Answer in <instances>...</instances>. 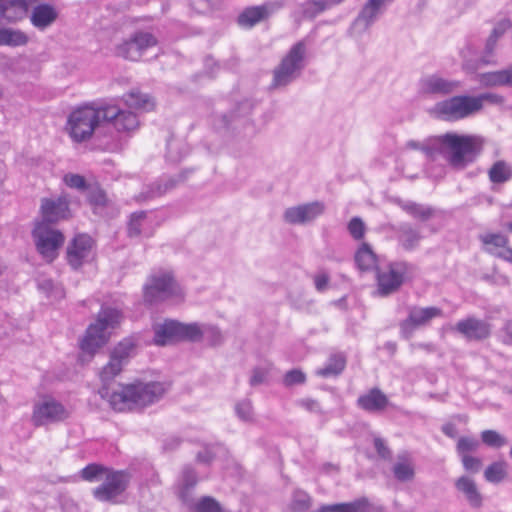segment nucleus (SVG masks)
I'll use <instances>...</instances> for the list:
<instances>
[{"label":"nucleus","instance_id":"nucleus-1","mask_svg":"<svg viewBox=\"0 0 512 512\" xmlns=\"http://www.w3.org/2000/svg\"><path fill=\"white\" fill-rule=\"evenodd\" d=\"M133 348L134 345L130 341L120 342L112 351L109 362L100 372L103 386L100 388L99 394L103 399L109 401L114 410L119 412L149 406L159 401L166 391L165 385L161 382H136L123 386L120 391L110 393L108 382L122 371Z\"/></svg>","mask_w":512,"mask_h":512},{"label":"nucleus","instance_id":"nucleus-2","mask_svg":"<svg viewBox=\"0 0 512 512\" xmlns=\"http://www.w3.org/2000/svg\"><path fill=\"white\" fill-rule=\"evenodd\" d=\"M485 139L479 135L447 132L430 136L423 141L409 140L406 148L419 150L428 158L443 155L455 169H464L481 154Z\"/></svg>","mask_w":512,"mask_h":512},{"label":"nucleus","instance_id":"nucleus-3","mask_svg":"<svg viewBox=\"0 0 512 512\" xmlns=\"http://www.w3.org/2000/svg\"><path fill=\"white\" fill-rule=\"evenodd\" d=\"M308 63V43L305 39L294 43L273 69L270 89L285 88L296 81Z\"/></svg>","mask_w":512,"mask_h":512},{"label":"nucleus","instance_id":"nucleus-4","mask_svg":"<svg viewBox=\"0 0 512 512\" xmlns=\"http://www.w3.org/2000/svg\"><path fill=\"white\" fill-rule=\"evenodd\" d=\"M122 312L111 306H102L97 319L86 330L80 347L85 353L93 355L97 349L104 346L110 336V330L116 328L122 320Z\"/></svg>","mask_w":512,"mask_h":512},{"label":"nucleus","instance_id":"nucleus-5","mask_svg":"<svg viewBox=\"0 0 512 512\" xmlns=\"http://www.w3.org/2000/svg\"><path fill=\"white\" fill-rule=\"evenodd\" d=\"M105 106L85 105L71 112L67 121V130L75 142L88 140L95 128L103 121Z\"/></svg>","mask_w":512,"mask_h":512},{"label":"nucleus","instance_id":"nucleus-6","mask_svg":"<svg viewBox=\"0 0 512 512\" xmlns=\"http://www.w3.org/2000/svg\"><path fill=\"white\" fill-rule=\"evenodd\" d=\"M476 100L470 95H458L437 102L432 114L443 121H458L476 114Z\"/></svg>","mask_w":512,"mask_h":512},{"label":"nucleus","instance_id":"nucleus-7","mask_svg":"<svg viewBox=\"0 0 512 512\" xmlns=\"http://www.w3.org/2000/svg\"><path fill=\"white\" fill-rule=\"evenodd\" d=\"M409 264L404 261L389 263L386 268L376 269V294L387 297L396 293L405 282Z\"/></svg>","mask_w":512,"mask_h":512},{"label":"nucleus","instance_id":"nucleus-8","mask_svg":"<svg viewBox=\"0 0 512 512\" xmlns=\"http://www.w3.org/2000/svg\"><path fill=\"white\" fill-rule=\"evenodd\" d=\"M157 44L158 40L154 34L137 30L116 46L115 53L126 60L139 61L148 49Z\"/></svg>","mask_w":512,"mask_h":512},{"label":"nucleus","instance_id":"nucleus-9","mask_svg":"<svg viewBox=\"0 0 512 512\" xmlns=\"http://www.w3.org/2000/svg\"><path fill=\"white\" fill-rule=\"evenodd\" d=\"M32 236L39 254L48 262H52L58 256V249L64 243V235L47 223H37L32 231Z\"/></svg>","mask_w":512,"mask_h":512},{"label":"nucleus","instance_id":"nucleus-10","mask_svg":"<svg viewBox=\"0 0 512 512\" xmlns=\"http://www.w3.org/2000/svg\"><path fill=\"white\" fill-rule=\"evenodd\" d=\"M70 411L51 396H44L33 406L31 420L37 427L65 421Z\"/></svg>","mask_w":512,"mask_h":512},{"label":"nucleus","instance_id":"nucleus-11","mask_svg":"<svg viewBox=\"0 0 512 512\" xmlns=\"http://www.w3.org/2000/svg\"><path fill=\"white\" fill-rule=\"evenodd\" d=\"M180 295V289L170 273L152 275L144 286V300L153 304Z\"/></svg>","mask_w":512,"mask_h":512},{"label":"nucleus","instance_id":"nucleus-12","mask_svg":"<svg viewBox=\"0 0 512 512\" xmlns=\"http://www.w3.org/2000/svg\"><path fill=\"white\" fill-rule=\"evenodd\" d=\"M103 121L112 122L117 132L125 133L128 136H131L140 127V121L135 113L121 110L113 105L104 107Z\"/></svg>","mask_w":512,"mask_h":512},{"label":"nucleus","instance_id":"nucleus-13","mask_svg":"<svg viewBox=\"0 0 512 512\" xmlns=\"http://www.w3.org/2000/svg\"><path fill=\"white\" fill-rule=\"evenodd\" d=\"M127 485L128 478L124 472H112L106 476L101 485L93 489V496L101 502H110L121 495Z\"/></svg>","mask_w":512,"mask_h":512},{"label":"nucleus","instance_id":"nucleus-14","mask_svg":"<svg viewBox=\"0 0 512 512\" xmlns=\"http://www.w3.org/2000/svg\"><path fill=\"white\" fill-rule=\"evenodd\" d=\"M441 315L442 310L437 307H412L408 317L400 324L402 336L409 339L418 327L428 324L433 318Z\"/></svg>","mask_w":512,"mask_h":512},{"label":"nucleus","instance_id":"nucleus-15","mask_svg":"<svg viewBox=\"0 0 512 512\" xmlns=\"http://www.w3.org/2000/svg\"><path fill=\"white\" fill-rule=\"evenodd\" d=\"M40 210L43 218L40 223L50 225L67 219L70 216L69 199L66 195L57 198H43Z\"/></svg>","mask_w":512,"mask_h":512},{"label":"nucleus","instance_id":"nucleus-16","mask_svg":"<svg viewBox=\"0 0 512 512\" xmlns=\"http://www.w3.org/2000/svg\"><path fill=\"white\" fill-rule=\"evenodd\" d=\"M460 81L443 78L437 74L423 77L419 81V91L424 95L446 96L457 91Z\"/></svg>","mask_w":512,"mask_h":512},{"label":"nucleus","instance_id":"nucleus-17","mask_svg":"<svg viewBox=\"0 0 512 512\" xmlns=\"http://www.w3.org/2000/svg\"><path fill=\"white\" fill-rule=\"evenodd\" d=\"M93 240L86 234L76 235L67 246L66 258L73 269H78L91 253Z\"/></svg>","mask_w":512,"mask_h":512},{"label":"nucleus","instance_id":"nucleus-18","mask_svg":"<svg viewBox=\"0 0 512 512\" xmlns=\"http://www.w3.org/2000/svg\"><path fill=\"white\" fill-rule=\"evenodd\" d=\"M455 329L468 340H484L491 334V325L475 317L460 320Z\"/></svg>","mask_w":512,"mask_h":512},{"label":"nucleus","instance_id":"nucleus-19","mask_svg":"<svg viewBox=\"0 0 512 512\" xmlns=\"http://www.w3.org/2000/svg\"><path fill=\"white\" fill-rule=\"evenodd\" d=\"M314 512H383V508L375 506L368 498L361 497L351 502L324 504Z\"/></svg>","mask_w":512,"mask_h":512},{"label":"nucleus","instance_id":"nucleus-20","mask_svg":"<svg viewBox=\"0 0 512 512\" xmlns=\"http://www.w3.org/2000/svg\"><path fill=\"white\" fill-rule=\"evenodd\" d=\"M58 15L53 5L41 3L33 7L29 19L34 28L45 31L56 22Z\"/></svg>","mask_w":512,"mask_h":512},{"label":"nucleus","instance_id":"nucleus-21","mask_svg":"<svg viewBox=\"0 0 512 512\" xmlns=\"http://www.w3.org/2000/svg\"><path fill=\"white\" fill-rule=\"evenodd\" d=\"M394 231L399 245L405 251L415 250L423 238L420 230L413 227L410 223H400L394 227Z\"/></svg>","mask_w":512,"mask_h":512},{"label":"nucleus","instance_id":"nucleus-22","mask_svg":"<svg viewBox=\"0 0 512 512\" xmlns=\"http://www.w3.org/2000/svg\"><path fill=\"white\" fill-rule=\"evenodd\" d=\"M388 404V397L379 388H372L357 399V405L370 413L381 412Z\"/></svg>","mask_w":512,"mask_h":512},{"label":"nucleus","instance_id":"nucleus-23","mask_svg":"<svg viewBox=\"0 0 512 512\" xmlns=\"http://www.w3.org/2000/svg\"><path fill=\"white\" fill-rule=\"evenodd\" d=\"M177 341H179L178 321L168 319L154 326L155 345L165 346Z\"/></svg>","mask_w":512,"mask_h":512},{"label":"nucleus","instance_id":"nucleus-24","mask_svg":"<svg viewBox=\"0 0 512 512\" xmlns=\"http://www.w3.org/2000/svg\"><path fill=\"white\" fill-rule=\"evenodd\" d=\"M38 0H0V15L9 20L15 21L22 18L29 7Z\"/></svg>","mask_w":512,"mask_h":512},{"label":"nucleus","instance_id":"nucleus-25","mask_svg":"<svg viewBox=\"0 0 512 512\" xmlns=\"http://www.w3.org/2000/svg\"><path fill=\"white\" fill-rule=\"evenodd\" d=\"M386 5L387 3L382 0H368L360 11L354 24L356 26H361L363 29H367L375 22Z\"/></svg>","mask_w":512,"mask_h":512},{"label":"nucleus","instance_id":"nucleus-26","mask_svg":"<svg viewBox=\"0 0 512 512\" xmlns=\"http://www.w3.org/2000/svg\"><path fill=\"white\" fill-rule=\"evenodd\" d=\"M392 472L399 482H410L415 477V466L410 454L406 451L397 455Z\"/></svg>","mask_w":512,"mask_h":512},{"label":"nucleus","instance_id":"nucleus-27","mask_svg":"<svg viewBox=\"0 0 512 512\" xmlns=\"http://www.w3.org/2000/svg\"><path fill=\"white\" fill-rule=\"evenodd\" d=\"M269 16L267 6L246 7L237 17V23L243 28H252Z\"/></svg>","mask_w":512,"mask_h":512},{"label":"nucleus","instance_id":"nucleus-28","mask_svg":"<svg viewBox=\"0 0 512 512\" xmlns=\"http://www.w3.org/2000/svg\"><path fill=\"white\" fill-rule=\"evenodd\" d=\"M125 104L133 109L142 111H151L155 107L154 98L138 89H132L123 95Z\"/></svg>","mask_w":512,"mask_h":512},{"label":"nucleus","instance_id":"nucleus-29","mask_svg":"<svg viewBox=\"0 0 512 512\" xmlns=\"http://www.w3.org/2000/svg\"><path fill=\"white\" fill-rule=\"evenodd\" d=\"M455 486L466 496V499L471 506L479 507L481 505L482 497L473 479L467 476H462L457 479Z\"/></svg>","mask_w":512,"mask_h":512},{"label":"nucleus","instance_id":"nucleus-30","mask_svg":"<svg viewBox=\"0 0 512 512\" xmlns=\"http://www.w3.org/2000/svg\"><path fill=\"white\" fill-rule=\"evenodd\" d=\"M29 42L28 35L13 28H0V46L19 47Z\"/></svg>","mask_w":512,"mask_h":512},{"label":"nucleus","instance_id":"nucleus-31","mask_svg":"<svg viewBox=\"0 0 512 512\" xmlns=\"http://www.w3.org/2000/svg\"><path fill=\"white\" fill-rule=\"evenodd\" d=\"M346 366V358L343 354L337 353L329 357L324 367L317 370V375L328 378L340 375Z\"/></svg>","mask_w":512,"mask_h":512},{"label":"nucleus","instance_id":"nucleus-32","mask_svg":"<svg viewBox=\"0 0 512 512\" xmlns=\"http://www.w3.org/2000/svg\"><path fill=\"white\" fill-rule=\"evenodd\" d=\"M488 178L494 184H502L512 178V166L504 161H496L488 170Z\"/></svg>","mask_w":512,"mask_h":512},{"label":"nucleus","instance_id":"nucleus-33","mask_svg":"<svg viewBox=\"0 0 512 512\" xmlns=\"http://www.w3.org/2000/svg\"><path fill=\"white\" fill-rule=\"evenodd\" d=\"M191 172L192 170H184L179 175L170 177L164 182L153 184L150 191L151 197L161 196L174 189L178 184L184 182Z\"/></svg>","mask_w":512,"mask_h":512},{"label":"nucleus","instance_id":"nucleus-34","mask_svg":"<svg viewBox=\"0 0 512 512\" xmlns=\"http://www.w3.org/2000/svg\"><path fill=\"white\" fill-rule=\"evenodd\" d=\"M357 267L362 271H368L376 267V255L371 247L364 243L355 254Z\"/></svg>","mask_w":512,"mask_h":512},{"label":"nucleus","instance_id":"nucleus-35","mask_svg":"<svg viewBox=\"0 0 512 512\" xmlns=\"http://www.w3.org/2000/svg\"><path fill=\"white\" fill-rule=\"evenodd\" d=\"M189 153L188 146L180 139L171 137L167 141L166 158L173 163L181 161Z\"/></svg>","mask_w":512,"mask_h":512},{"label":"nucleus","instance_id":"nucleus-36","mask_svg":"<svg viewBox=\"0 0 512 512\" xmlns=\"http://www.w3.org/2000/svg\"><path fill=\"white\" fill-rule=\"evenodd\" d=\"M179 341L198 342L204 336L203 327L198 323L184 324L178 321Z\"/></svg>","mask_w":512,"mask_h":512},{"label":"nucleus","instance_id":"nucleus-37","mask_svg":"<svg viewBox=\"0 0 512 512\" xmlns=\"http://www.w3.org/2000/svg\"><path fill=\"white\" fill-rule=\"evenodd\" d=\"M506 476L507 463L505 461L493 462L484 471V477L490 483H500Z\"/></svg>","mask_w":512,"mask_h":512},{"label":"nucleus","instance_id":"nucleus-38","mask_svg":"<svg viewBox=\"0 0 512 512\" xmlns=\"http://www.w3.org/2000/svg\"><path fill=\"white\" fill-rule=\"evenodd\" d=\"M402 208L416 219L427 221L434 216L435 210L430 206L409 202L402 206Z\"/></svg>","mask_w":512,"mask_h":512},{"label":"nucleus","instance_id":"nucleus-39","mask_svg":"<svg viewBox=\"0 0 512 512\" xmlns=\"http://www.w3.org/2000/svg\"><path fill=\"white\" fill-rule=\"evenodd\" d=\"M300 13L303 18L314 19L327 10V6L322 0H306L299 5Z\"/></svg>","mask_w":512,"mask_h":512},{"label":"nucleus","instance_id":"nucleus-40","mask_svg":"<svg viewBox=\"0 0 512 512\" xmlns=\"http://www.w3.org/2000/svg\"><path fill=\"white\" fill-rule=\"evenodd\" d=\"M235 414L242 422L251 423L254 421V408L250 399H242L235 404Z\"/></svg>","mask_w":512,"mask_h":512},{"label":"nucleus","instance_id":"nucleus-41","mask_svg":"<svg viewBox=\"0 0 512 512\" xmlns=\"http://www.w3.org/2000/svg\"><path fill=\"white\" fill-rule=\"evenodd\" d=\"M302 216L306 223L312 222L317 217L323 214L325 206L322 202L314 201L302 205H298Z\"/></svg>","mask_w":512,"mask_h":512},{"label":"nucleus","instance_id":"nucleus-42","mask_svg":"<svg viewBox=\"0 0 512 512\" xmlns=\"http://www.w3.org/2000/svg\"><path fill=\"white\" fill-rule=\"evenodd\" d=\"M87 199L94 208H102L107 204L105 191L98 185H90L87 189Z\"/></svg>","mask_w":512,"mask_h":512},{"label":"nucleus","instance_id":"nucleus-43","mask_svg":"<svg viewBox=\"0 0 512 512\" xmlns=\"http://www.w3.org/2000/svg\"><path fill=\"white\" fill-rule=\"evenodd\" d=\"M481 440L485 445L492 448H500L508 443L503 435L496 430L490 429L481 432Z\"/></svg>","mask_w":512,"mask_h":512},{"label":"nucleus","instance_id":"nucleus-44","mask_svg":"<svg viewBox=\"0 0 512 512\" xmlns=\"http://www.w3.org/2000/svg\"><path fill=\"white\" fill-rule=\"evenodd\" d=\"M480 446L479 441L474 437L464 436L458 439L456 451L460 457L469 455L476 451Z\"/></svg>","mask_w":512,"mask_h":512},{"label":"nucleus","instance_id":"nucleus-45","mask_svg":"<svg viewBox=\"0 0 512 512\" xmlns=\"http://www.w3.org/2000/svg\"><path fill=\"white\" fill-rule=\"evenodd\" d=\"M311 506V497L302 490H296L293 493L292 509L294 512H305Z\"/></svg>","mask_w":512,"mask_h":512},{"label":"nucleus","instance_id":"nucleus-46","mask_svg":"<svg viewBox=\"0 0 512 512\" xmlns=\"http://www.w3.org/2000/svg\"><path fill=\"white\" fill-rule=\"evenodd\" d=\"M145 219V211H137L131 214L127 229L129 237H138L141 234V226Z\"/></svg>","mask_w":512,"mask_h":512},{"label":"nucleus","instance_id":"nucleus-47","mask_svg":"<svg viewBox=\"0 0 512 512\" xmlns=\"http://www.w3.org/2000/svg\"><path fill=\"white\" fill-rule=\"evenodd\" d=\"M271 371V365L267 364L265 366H256L252 369L251 377L249 379V384L252 387L263 384L269 373Z\"/></svg>","mask_w":512,"mask_h":512},{"label":"nucleus","instance_id":"nucleus-48","mask_svg":"<svg viewBox=\"0 0 512 512\" xmlns=\"http://www.w3.org/2000/svg\"><path fill=\"white\" fill-rule=\"evenodd\" d=\"M480 239L483 244L487 246H493L497 249H502L508 244L507 236L500 233H487L485 235H481Z\"/></svg>","mask_w":512,"mask_h":512},{"label":"nucleus","instance_id":"nucleus-49","mask_svg":"<svg viewBox=\"0 0 512 512\" xmlns=\"http://www.w3.org/2000/svg\"><path fill=\"white\" fill-rule=\"evenodd\" d=\"M106 471L105 467L99 464H89L81 470V477L89 482L98 480L99 477Z\"/></svg>","mask_w":512,"mask_h":512},{"label":"nucleus","instance_id":"nucleus-50","mask_svg":"<svg viewBox=\"0 0 512 512\" xmlns=\"http://www.w3.org/2000/svg\"><path fill=\"white\" fill-rule=\"evenodd\" d=\"M306 375L299 369H292L288 371L283 377V384L286 387L304 384Z\"/></svg>","mask_w":512,"mask_h":512},{"label":"nucleus","instance_id":"nucleus-51","mask_svg":"<svg viewBox=\"0 0 512 512\" xmlns=\"http://www.w3.org/2000/svg\"><path fill=\"white\" fill-rule=\"evenodd\" d=\"M283 219L286 223L291 225L306 224L298 205L287 208L283 214Z\"/></svg>","mask_w":512,"mask_h":512},{"label":"nucleus","instance_id":"nucleus-52","mask_svg":"<svg viewBox=\"0 0 512 512\" xmlns=\"http://www.w3.org/2000/svg\"><path fill=\"white\" fill-rule=\"evenodd\" d=\"M473 98L476 100V112L478 113L480 110H482L484 106V102H490L493 104H501L504 101L503 96L495 94V93H482L477 96H473Z\"/></svg>","mask_w":512,"mask_h":512},{"label":"nucleus","instance_id":"nucleus-53","mask_svg":"<svg viewBox=\"0 0 512 512\" xmlns=\"http://www.w3.org/2000/svg\"><path fill=\"white\" fill-rule=\"evenodd\" d=\"M365 224L360 217H353L348 223V231L355 240H361L365 234Z\"/></svg>","mask_w":512,"mask_h":512},{"label":"nucleus","instance_id":"nucleus-54","mask_svg":"<svg viewBox=\"0 0 512 512\" xmlns=\"http://www.w3.org/2000/svg\"><path fill=\"white\" fill-rule=\"evenodd\" d=\"M64 182L68 187L81 191L87 190L90 186L87 184L85 178L79 174H66L64 176Z\"/></svg>","mask_w":512,"mask_h":512},{"label":"nucleus","instance_id":"nucleus-55","mask_svg":"<svg viewBox=\"0 0 512 512\" xmlns=\"http://www.w3.org/2000/svg\"><path fill=\"white\" fill-rule=\"evenodd\" d=\"M197 484V475L194 469L186 467L182 472V488L185 492L194 488Z\"/></svg>","mask_w":512,"mask_h":512},{"label":"nucleus","instance_id":"nucleus-56","mask_svg":"<svg viewBox=\"0 0 512 512\" xmlns=\"http://www.w3.org/2000/svg\"><path fill=\"white\" fill-rule=\"evenodd\" d=\"M479 81L486 87L501 86L500 70L480 74Z\"/></svg>","mask_w":512,"mask_h":512},{"label":"nucleus","instance_id":"nucleus-57","mask_svg":"<svg viewBox=\"0 0 512 512\" xmlns=\"http://www.w3.org/2000/svg\"><path fill=\"white\" fill-rule=\"evenodd\" d=\"M196 512H221L219 504L211 497H204L196 506Z\"/></svg>","mask_w":512,"mask_h":512},{"label":"nucleus","instance_id":"nucleus-58","mask_svg":"<svg viewBox=\"0 0 512 512\" xmlns=\"http://www.w3.org/2000/svg\"><path fill=\"white\" fill-rule=\"evenodd\" d=\"M462 464L465 470L477 473L482 466V461L477 458L470 455L461 457Z\"/></svg>","mask_w":512,"mask_h":512},{"label":"nucleus","instance_id":"nucleus-59","mask_svg":"<svg viewBox=\"0 0 512 512\" xmlns=\"http://www.w3.org/2000/svg\"><path fill=\"white\" fill-rule=\"evenodd\" d=\"M204 335H207L212 345H218L222 342L221 331L215 326H203Z\"/></svg>","mask_w":512,"mask_h":512},{"label":"nucleus","instance_id":"nucleus-60","mask_svg":"<svg viewBox=\"0 0 512 512\" xmlns=\"http://www.w3.org/2000/svg\"><path fill=\"white\" fill-rule=\"evenodd\" d=\"M374 448L378 455L383 459H390L391 458V450L386 445L385 441L380 438L376 437L374 438Z\"/></svg>","mask_w":512,"mask_h":512},{"label":"nucleus","instance_id":"nucleus-61","mask_svg":"<svg viewBox=\"0 0 512 512\" xmlns=\"http://www.w3.org/2000/svg\"><path fill=\"white\" fill-rule=\"evenodd\" d=\"M497 40H498V38H496L495 36L490 35L488 37L486 45H485V55L482 58L483 63H485V64L491 63V60L489 59V57L493 54Z\"/></svg>","mask_w":512,"mask_h":512},{"label":"nucleus","instance_id":"nucleus-62","mask_svg":"<svg viewBox=\"0 0 512 512\" xmlns=\"http://www.w3.org/2000/svg\"><path fill=\"white\" fill-rule=\"evenodd\" d=\"M299 404L303 408H305L306 410H308L310 412L318 413V414L323 413V410H322L319 402L314 399H310V398L302 399L299 401Z\"/></svg>","mask_w":512,"mask_h":512},{"label":"nucleus","instance_id":"nucleus-63","mask_svg":"<svg viewBox=\"0 0 512 512\" xmlns=\"http://www.w3.org/2000/svg\"><path fill=\"white\" fill-rule=\"evenodd\" d=\"M329 275L327 273H320L314 277L315 288L318 292H324L328 288Z\"/></svg>","mask_w":512,"mask_h":512},{"label":"nucleus","instance_id":"nucleus-64","mask_svg":"<svg viewBox=\"0 0 512 512\" xmlns=\"http://www.w3.org/2000/svg\"><path fill=\"white\" fill-rule=\"evenodd\" d=\"M38 289L46 294L47 297H51L53 291L56 289L54 282L51 279H42L38 281Z\"/></svg>","mask_w":512,"mask_h":512}]
</instances>
